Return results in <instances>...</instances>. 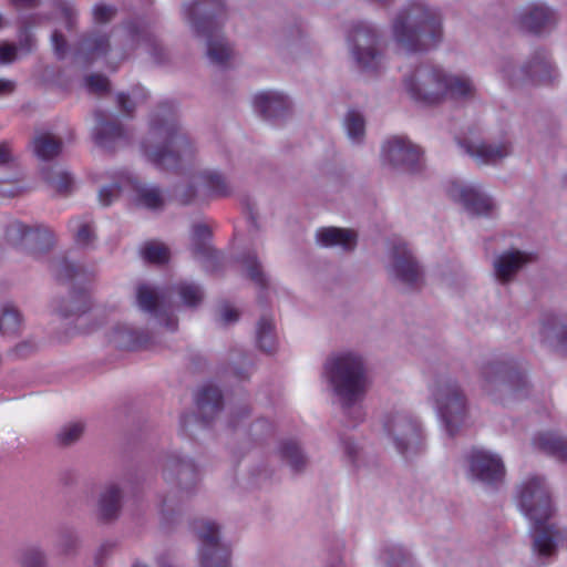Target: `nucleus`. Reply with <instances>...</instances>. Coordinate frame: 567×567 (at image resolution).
<instances>
[{"mask_svg":"<svg viewBox=\"0 0 567 567\" xmlns=\"http://www.w3.org/2000/svg\"><path fill=\"white\" fill-rule=\"evenodd\" d=\"M199 178L207 188L208 195L213 198L227 197L233 193V187L227 177L219 172L206 171Z\"/></svg>","mask_w":567,"mask_h":567,"instance_id":"nucleus-40","label":"nucleus"},{"mask_svg":"<svg viewBox=\"0 0 567 567\" xmlns=\"http://www.w3.org/2000/svg\"><path fill=\"white\" fill-rule=\"evenodd\" d=\"M256 340L261 351L272 353L276 350L277 337L271 318L264 316L259 319L256 327Z\"/></svg>","mask_w":567,"mask_h":567,"instance_id":"nucleus-42","label":"nucleus"},{"mask_svg":"<svg viewBox=\"0 0 567 567\" xmlns=\"http://www.w3.org/2000/svg\"><path fill=\"white\" fill-rule=\"evenodd\" d=\"M444 101L450 97L457 101H470L475 97L476 86L471 78L464 74H452L445 71Z\"/></svg>","mask_w":567,"mask_h":567,"instance_id":"nucleus-34","label":"nucleus"},{"mask_svg":"<svg viewBox=\"0 0 567 567\" xmlns=\"http://www.w3.org/2000/svg\"><path fill=\"white\" fill-rule=\"evenodd\" d=\"M94 117V140L100 147L112 152L130 142L128 131L117 120H109L103 111H96Z\"/></svg>","mask_w":567,"mask_h":567,"instance_id":"nucleus-21","label":"nucleus"},{"mask_svg":"<svg viewBox=\"0 0 567 567\" xmlns=\"http://www.w3.org/2000/svg\"><path fill=\"white\" fill-rule=\"evenodd\" d=\"M193 528L199 540L200 567H229L230 547L220 540L219 526L202 519L195 522Z\"/></svg>","mask_w":567,"mask_h":567,"instance_id":"nucleus-14","label":"nucleus"},{"mask_svg":"<svg viewBox=\"0 0 567 567\" xmlns=\"http://www.w3.org/2000/svg\"><path fill=\"white\" fill-rule=\"evenodd\" d=\"M61 12L65 20V27L68 30H73L76 25L78 10L70 3H63L61 6Z\"/></svg>","mask_w":567,"mask_h":567,"instance_id":"nucleus-62","label":"nucleus"},{"mask_svg":"<svg viewBox=\"0 0 567 567\" xmlns=\"http://www.w3.org/2000/svg\"><path fill=\"white\" fill-rule=\"evenodd\" d=\"M70 227L75 230L74 239L78 245L87 246L94 239V233L89 224L72 220Z\"/></svg>","mask_w":567,"mask_h":567,"instance_id":"nucleus-54","label":"nucleus"},{"mask_svg":"<svg viewBox=\"0 0 567 567\" xmlns=\"http://www.w3.org/2000/svg\"><path fill=\"white\" fill-rule=\"evenodd\" d=\"M343 126L352 143L361 144L363 142L365 136V120L360 112L355 110L348 111L343 120Z\"/></svg>","mask_w":567,"mask_h":567,"instance_id":"nucleus-45","label":"nucleus"},{"mask_svg":"<svg viewBox=\"0 0 567 567\" xmlns=\"http://www.w3.org/2000/svg\"><path fill=\"white\" fill-rule=\"evenodd\" d=\"M518 21L522 29L540 34L556 24L557 14L545 3H532L522 10Z\"/></svg>","mask_w":567,"mask_h":567,"instance_id":"nucleus-25","label":"nucleus"},{"mask_svg":"<svg viewBox=\"0 0 567 567\" xmlns=\"http://www.w3.org/2000/svg\"><path fill=\"white\" fill-rule=\"evenodd\" d=\"M173 290L179 297L181 302L188 308H197L205 298L203 287L194 281H179L173 287Z\"/></svg>","mask_w":567,"mask_h":567,"instance_id":"nucleus-41","label":"nucleus"},{"mask_svg":"<svg viewBox=\"0 0 567 567\" xmlns=\"http://www.w3.org/2000/svg\"><path fill=\"white\" fill-rule=\"evenodd\" d=\"M51 271L59 281L82 282L91 274L82 266L70 261L66 257H59L51 261Z\"/></svg>","mask_w":567,"mask_h":567,"instance_id":"nucleus-37","label":"nucleus"},{"mask_svg":"<svg viewBox=\"0 0 567 567\" xmlns=\"http://www.w3.org/2000/svg\"><path fill=\"white\" fill-rule=\"evenodd\" d=\"M85 424L83 422H70L63 425L56 434V441L62 446H70L83 435Z\"/></svg>","mask_w":567,"mask_h":567,"instance_id":"nucleus-48","label":"nucleus"},{"mask_svg":"<svg viewBox=\"0 0 567 567\" xmlns=\"http://www.w3.org/2000/svg\"><path fill=\"white\" fill-rule=\"evenodd\" d=\"M381 163L394 169L415 173L422 169L421 151L406 137L392 136L382 144Z\"/></svg>","mask_w":567,"mask_h":567,"instance_id":"nucleus-15","label":"nucleus"},{"mask_svg":"<svg viewBox=\"0 0 567 567\" xmlns=\"http://www.w3.org/2000/svg\"><path fill=\"white\" fill-rule=\"evenodd\" d=\"M85 84L91 92L104 93L110 89V81L102 74H91L86 76Z\"/></svg>","mask_w":567,"mask_h":567,"instance_id":"nucleus-57","label":"nucleus"},{"mask_svg":"<svg viewBox=\"0 0 567 567\" xmlns=\"http://www.w3.org/2000/svg\"><path fill=\"white\" fill-rule=\"evenodd\" d=\"M445 70L430 64H421L404 76L403 85L406 93L415 102L436 105L444 101Z\"/></svg>","mask_w":567,"mask_h":567,"instance_id":"nucleus-11","label":"nucleus"},{"mask_svg":"<svg viewBox=\"0 0 567 567\" xmlns=\"http://www.w3.org/2000/svg\"><path fill=\"white\" fill-rule=\"evenodd\" d=\"M447 193L472 216L489 217L496 209V203L480 184L453 182L449 186Z\"/></svg>","mask_w":567,"mask_h":567,"instance_id":"nucleus-16","label":"nucleus"},{"mask_svg":"<svg viewBox=\"0 0 567 567\" xmlns=\"http://www.w3.org/2000/svg\"><path fill=\"white\" fill-rule=\"evenodd\" d=\"M195 37L205 40V54L212 65L220 69H226L231 65L235 51L231 43L221 33L220 29L208 32L207 34H198Z\"/></svg>","mask_w":567,"mask_h":567,"instance_id":"nucleus-26","label":"nucleus"},{"mask_svg":"<svg viewBox=\"0 0 567 567\" xmlns=\"http://www.w3.org/2000/svg\"><path fill=\"white\" fill-rule=\"evenodd\" d=\"M212 230L205 224H194L192 228V254L200 261H214L217 251L210 245Z\"/></svg>","mask_w":567,"mask_h":567,"instance_id":"nucleus-35","label":"nucleus"},{"mask_svg":"<svg viewBox=\"0 0 567 567\" xmlns=\"http://www.w3.org/2000/svg\"><path fill=\"white\" fill-rule=\"evenodd\" d=\"M121 187L114 183L109 186H103L99 190V202L102 206H110L120 196Z\"/></svg>","mask_w":567,"mask_h":567,"instance_id":"nucleus-56","label":"nucleus"},{"mask_svg":"<svg viewBox=\"0 0 567 567\" xmlns=\"http://www.w3.org/2000/svg\"><path fill=\"white\" fill-rule=\"evenodd\" d=\"M317 243L326 248L340 247L343 251H352L357 247V233L349 228L322 227L316 233Z\"/></svg>","mask_w":567,"mask_h":567,"instance_id":"nucleus-30","label":"nucleus"},{"mask_svg":"<svg viewBox=\"0 0 567 567\" xmlns=\"http://www.w3.org/2000/svg\"><path fill=\"white\" fill-rule=\"evenodd\" d=\"M282 461L293 473H301L308 465V457L298 442L288 440L280 445Z\"/></svg>","mask_w":567,"mask_h":567,"instance_id":"nucleus-39","label":"nucleus"},{"mask_svg":"<svg viewBox=\"0 0 567 567\" xmlns=\"http://www.w3.org/2000/svg\"><path fill=\"white\" fill-rule=\"evenodd\" d=\"M502 73L514 87L525 85L548 84L557 78L556 69L544 50H536L526 62L516 65L513 61H505Z\"/></svg>","mask_w":567,"mask_h":567,"instance_id":"nucleus-12","label":"nucleus"},{"mask_svg":"<svg viewBox=\"0 0 567 567\" xmlns=\"http://www.w3.org/2000/svg\"><path fill=\"white\" fill-rule=\"evenodd\" d=\"M53 312L63 319H78L91 309V299L84 290H73L65 298L52 302Z\"/></svg>","mask_w":567,"mask_h":567,"instance_id":"nucleus-29","label":"nucleus"},{"mask_svg":"<svg viewBox=\"0 0 567 567\" xmlns=\"http://www.w3.org/2000/svg\"><path fill=\"white\" fill-rule=\"evenodd\" d=\"M342 445L347 460L354 467H359L361 465V456L363 455L362 449L350 439H343Z\"/></svg>","mask_w":567,"mask_h":567,"instance_id":"nucleus-55","label":"nucleus"},{"mask_svg":"<svg viewBox=\"0 0 567 567\" xmlns=\"http://www.w3.org/2000/svg\"><path fill=\"white\" fill-rule=\"evenodd\" d=\"M196 406L199 417L205 422H210L224 406L221 391L214 385L203 386L196 395Z\"/></svg>","mask_w":567,"mask_h":567,"instance_id":"nucleus-31","label":"nucleus"},{"mask_svg":"<svg viewBox=\"0 0 567 567\" xmlns=\"http://www.w3.org/2000/svg\"><path fill=\"white\" fill-rule=\"evenodd\" d=\"M17 47L14 44H1L0 45V63L8 64L16 60Z\"/></svg>","mask_w":567,"mask_h":567,"instance_id":"nucleus-64","label":"nucleus"},{"mask_svg":"<svg viewBox=\"0 0 567 567\" xmlns=\"http://www.w3.org/2000/svg\"><path fill=\"white\" fill-rule=\"evenodd\" d=\"M386 274L389 279L406 290H417L424 284V268L411 246L395 239L388 251Z\"/></svg>","mask_w":567,"mask_h":567,"instance_id":"nucleus-8","label":"nucleus"},{"mask_svg":"<svg viewBox=\"0 0 567 567\" xmlns=\"http://www.w3.org/2000/svg\"><path fill=\"white\" fill-rule=\"evenodd\" d=\"M22 318L19 310L11 303H6L0 309V333L16 337L20 333Z\"/></svg>","mask_w":567,"mask_h":567,"instance_id":"nucleus-44","label":"nucleus"},{"mask_svg":"<svg viewBox=\"0 0 567 567\" xmlns=\"http://www.w3.org/2000/svg\"><path fill=\"white\" fill-rule=\"evenodd\" d=\"M110 51V35L101 30H91L79 38L74 49V59L84 64H92Z\"/></svg>","mask_w":567,"mask_h":567,"instance_id":"nucleus-22","label":"nucleus"},{"mask_svg":"<svg viewBox=\"0 0 567 567\" xmlns=\"http://www.w3.org/2000/svg\"><path fill=\"white\" fill-rule=\"evenodd\" d=\"M143 257L148 262L165 264L168 261L169 250L161 243L151 241L144 246Z\"/></svg>","mask_w":567,"mask_h":567,"instance_id":"nucleus-52","label":"nucleus"},{"mask_svg":"<svg viewBox=\"0 0 567 567\" xmlns=\"http://www.w3.org/2000/svg\"><path fill=\"white\" fill-rule=\"evenodd\" d=\"M238 357L241 359V361L239 362V364H237L236 362H231L230 371L237 379L246 380L249 375L251 361L243 352H238Z\"/></svg>","mask_w":567,"mask_h":567,"instance_id":"nucleus-58","label":"nucleus"},{"mask_svg":"<svg viewBox=\"0 0 567 567\" xmlns=\"http://www.w3.org/2000/svg\"><path fill=\"white\" fill-rule=\"evenodd\" d=\"M162 476L178 502L189 498L197 489L200 482V468L196 461L188 454L174 451L168 453L163 462Z\"/></svg>","mask_w":567,"mask_h":567,"instance_id":"nucleus-9","label":"nucleus"},{"mask_svg":"<svg viewBox=\"0 0 567 567\" xmlns=\"http://www.w3.org/2000/svg\"><path fill=\"white\" fill-rule=\"evenodd\" d=\"M227 13L225 0H185L182 3V16L195 35L219 30Z\"/></svg>","mask_w":567,"mask_h":567,"instance_id":"nucleus-13","label":"nucleus"},{"mask_svg":"<svg viewBox=\"0 0 567 567\" xmlns=\"http://www.w3.org/2000/svg\"><path fill=\"white\" fill-rule=\"evenodd\" d=\"M533 445L540 452L567 463V436L556 432H544L533 439Z\"/></svg>","mask_w":567,"mask_h":567,"instance_id":"nucleus-33","label":"nucleus"},{"mask_svg":"<svg viewBox=\"0 0 567 567\" xmlns=\"http://www.w3.org/2000/svg\"><path fill=\"white\" fill-rule=\"evenodd\" d=\"M256 112L266 121L276 122L290 114L291 102L278 91H262L255 95Z\"/></svg>","mask_w":567,"mask_h":567,"instance_id":"nucleus-24","label":"nucleus"},{"mask_svg":"<svg viewBox=\"0 0 567 567\" xmlns=\"http://www.w3.org/2000/svg\"><path fill=\"white\" fill-rule=\"evenodd\" d=\"M323 371L343 415L354 426L364 419L362 402L370 386L365 359L353 351L338 352L326 360Z\"/></svg>","mask_w":567,"mask_h":567,"instance_id":"nucleus-2","label":"nucleus"},{"mask_svg":"<svg viewBox=\"0 0 567 567\" xmlns=\"http://www.w3.org/2000/svg\"><path fill=\"white\" fill-rule=\"evenodd\" d=\"M220 320L224 324L234 323L238 320L239 313L236 309L229 307L227 303L220 306L219 309Z\"/></svg>","mask_w":567,"mask_h":567,"instance_id":"nucleus-63","label":"nucleus"},{"mask_svg":"<svg viewBox=\"0 0 567 567\" xmlns=\"http://www.w3.org/2000/svg\"><path fill=\"white\" fill-rule=\"evenodd\" d=\"M482 390L495 401L522 398L526 394L528 381L525 372L513 358H493L478 368Z\"/></svg>","mask_w":567,"mask_h":567,"instance_id":"nucleus-5","label":"nucleus"},{"mask_svg":"<svg viewBox=\"0 0 567 567\" xmlns=\"http://www.w3.org/2000/svg\"><path fill=\"white\" fill-rule=\"evenodd\" d=\"M116 13V9L112 6L99 3L93 7V18L99 23L110 22Z\"/></svg>","mask_w":567,"mask_h":567,"instance_id":"nucleus-60","label":"nucleus"},{"mask_svg":"<svg viewBox=\"0 0 567 567\" xmlns=\"http://www.w3.org/2000/svg\"><path fill=\"white\" fill-rule=\"evenodd\" d=\"M136 300L141 310L150 313L167 330L175 331L177 329V318L165 309V297L162 290L141 284L136 288Z\"/></svg>","mask_w":567,"mask_h":567,"instance_id":"nucleus-20","label":"nucleus"},{"mask_svg":"<svg viewBox=\"0 0 567 567\" xmlns=\"http://www.w3.org/2000/svg\"><path fill=\"white\" fill-rule=\"evenodd\" d=\"M80 543V538L75 530L71 528H61L58 533L56 546L63 554L74 551Z\"/></svg>","mask_w":567,"mask_h":567,"instance_id":"nucleus-53","label":"nucleus"},{"mask_svg":"<svg viewBox=\"0 0 567 567\" xmlns=\"http://www.w3.org/2000/svg\"><path fill=\"white\" fill-rule=\"evenodd\" d=\"M54 244V237L51 229L45 226H34L29 228L27 239L24 241L23 252L33 257L48 252Z\"/></svg>","mask_w":567,"mask_h":567,"instance_id":"nucleus-36","label":"nucleus"},{"mask_svg":"<svg viewBox=\"0 0 567 567\" xmlns=\"http://www.w3.org/2000/svg\"><path fill=\"white\" fill-rule=\"evenodd\" d=\"M391 34L401 50L426 53L443 40L442 14L424 0H410L392 18Z\"/></svg>","mask_w":567,"mask_h":567,"instance_id":"nucleus-3","label":"nucleus"},{"mask_svg":"<svg viewBox=\"0 0 567 567\" xmlns=\"http://www.w3.org/2000/svg\"><path fill=\"white\" fill-rule=\"evenodd\" d=\"M518 506L530 522L533 550L538 557L555 555L563 533L549 519L554 514L549 487L542 476H530L518 486Z\"/></svg>","mask_w":567,"mask_h":567,"instance_id":"nucleus-4","label":"nucleus"},{"mask_svg":"<svg viewBox=\"0 0 567 567\" xmlns=\"http://www.w3.org/2000/svg\"><path fill=\"white\" fill-rule=\"evenodd\" d=\"M125 498V484L112 481L105 483L97 495L95 518L101 524H113L122 513Z\"/></svg>","mask_w":567,"mask_h":567,"instance_id":"nucleus-19","label":"nucleus"},{"mask_svg":"<svg viewBox=\"0 0 567 567\" xmlns=\"http://www.w3.org/2000/svg\"><path fill=\"white\" fill-rule=\"evenodd\" d=\"M44 174L45 182L60 194H69L73 187V176L65 171L50 168Z\"/></svg>","mask_w":567,"mask_h":567,"instance_id":"nucleus-46","label":"nucleus"},{"mask_svg":"<svg viewBox=\"0 0 567 567\" xmlns=\"http://www.w3.org/2000/svg\"><path fill=\"white\" fill-rule=\"evenodd\" d=\"M539 334L542 342L567 354V317L544 313L540 319Z\"/></svg>","mask_w":567,"mask_h":567,"instance_id":"nucleus-27","label":"nucleus"},{"mask_svg":"<svg viewBox=\"0 0 567 567\" xmlns=\"http://www.w3.org/2000/svg\"><path fill=\"white\" fill-rule=\"evenodd\" d=\"M431 394L446 432L453 436L467 417V398L464 390L451 373L441 371L434 378Z\"/></svg>","mask_w":567,"mask_h":567,"instance_id":"nucleus-7","label":"nucleus"},{"mask_svg":"<svg viewBox=\"0 0 567 567\" xmlns=\"http://www.w3.org/2000/svg\"><path fill=\"white\" fill-rule=\"evenodd\" d=\"M32 145L34 154L43 161L53 159L62 150V141L47 133L35 136Z\"/></svg>","mask_w":567,"mask_h":567,"instance_id":"nucleus-43","label":"nucleus"},{"mask_svg":"<svg viewBox=\"0 0 567 567\" xmlns=\"http://www.w3.org/2000/svg\"><path fill=\"white\" fill-rule=\"evenodd\" d=\"M249 432L255 440H261L272 433V424L266 419H258L250 425Z\"/></svg>","mask_w":567,"mask_h":567,"instance_id":"nucleus-59","label":"nucleus"},{"mask_svg":"<svg viewBox=\"0 0 567 567\" xmlns=\"http://www.w3.org/2000/svg\"><path fill=\"white\" fill-rule=\"evenodd\" d=\"M125 29L130 51H134L140 44H143L156 63H164L167 60L165 47L141 22L130 21L126 23Z\"/></svg>","mask_w":567,"mask_h":567,"instance_id":"nucleus-23","label":"nucleus"},{"mask_svg":"<svg viewBox=\"0 0 567 567\" xmlns=\"http://www.w3.org/2000/svg\"><path fill=\"white\" fill-rule=\"evenodd\" d=\"M467 463L471 476L485 485L496 487L505 477L503 460L487 450L473 449Z\"/></svg>","mask_w":567,"mask_h":567,"instance_id":"nucleus-17","label":"nucleus"},{"mask_svg":"<svg viewBox=\"0 0 567 567\" xmlns=\"http://www.w3.org/2000/svg\"><path fill=\"white\" fill-rule=\"evenodd\" d=\"M243 264L245 265L249 278L255 281L258 286L265 288L267 286V278L261 270V265L255 252H247L243 257Z\"/></svg>","mask_w":567,"mask_h":567,"instance_id":"nucleus-51","label":"nucleus"},{"mask_svg":"<svg viewBox=\"0 0 567 567\" xmlns=\"http://www.w3.org/2000/svg\"><path fill=\"white\" fill-rule=\"evenodd\" d=\"M109 340L117 349L135 350L144 347L150 337L144 331L135 330L126 324H118L113 328Z\"/></svg>","mask_w":567,"mask_h":567,"instance_id":"nucleus-32","label":"nucleus"},{"mask_svg":"<svg viewBox=\"0 0 567 567\" xmlns=\"http://www.w3.org/2000/svg\"><path fill=\"white\" fill-rule=\"evenodd\" d=\"M382 427L388 441L404 458H413L425 450L423 424L412 412L391 410L384 414Z\"/></svg>","mask_w":567,"mask_h":567,"instance_id":"nucleus-6","label":"nucleus"},{"mask_svg":"<svg viewBox=\"0 0 567 567\" xmlns=\"http://www.w3.org/2000/svg\"><path fill=\"white\" fill-rule=\"evenodd\" d=\"M18 563L19 567H49L45 551L38 546L23 549L19 555Z\"/></svg>","mask_w":567,"mask_h":567,"instance_id":"nucleus-47","label":"nucleus"},{"mask_svg":"<svg viewBox=\"0 0 567 567\" xmlns=\"http://www.w3.org/2000/svg\"><path fill=\"white\" fill-rule=\"evenodd\" d=\"M537 260V255L518 249L504 251L494 260V272L502 282H508L525 265Z\"/></svg>","mask_w":567,"mask_h":567,"instance_id":"nucleus-28","label":"nucleus"},{"mask_svg":"<svg viewBox=\"0 0 567 567\" xmlns=\"http://www.w3.org/2000/svg\"><path fill=\"white\" fill-rule=\"evenodd\" d=\"M458 145L477 165H498L513 153L508 138L498 142L462 140Z\"/></svg>","mask_w":567,"mask_h":567,"instance_id":"nucleus-18","label":"nucleus"},{"mask_svg":"<svg viewBox=\"0 0 567 567\" xmlns=\"http://www.w3.org/2000/svg\"><path fill=\"white\" fill-rule=\"evenodd\" d=\"M30 226L21 223L13 221L6 228L4 237L9 245L23 251L24 241L28 236Z\"/></svg>","mask_w":567,"mask_h":567,"instance_id":"nucleus-49","label":"nucleus"},{"mask_svg":"<svg viewBox=\"0 0 567 567\" xmlns=\"http://www.w3.org/2000/svg\"><path fill=\"white\" fill-rule=\"evenodd\" d=\"M141 151L161 171L182 172L194 162L197 152L195 144L181 127L173 104L161 103L151 113Z\"/></svg>","mask_w":567,"mask_h":567,"instance_id":"nucleus-1","label":"nucleus"},{"mask_svg":"<svg viewBox=\"0 0 567 567\" xmlns=\"http://www.w3.org/2000/svg\"><path fill=\"white\" fill-rule=\"evenodd\" d=\"M51 43L56 58L59 60H63L68 53V42L61 31H53L51 35Z\"/></svg>","mask_w":567,"mask_h":567,"instance_id":"nucleus-61","label":"nucleus"},{"mask_svg":"<svg viewBox=\"0 0 567 567\" xmlns=\"http://www.w3.org/2000/svg\"><path fill=\"white\" fill-rule=\"evenodd\" d=\"M388 567H414L412 557L401 547H390L383 553Z\"/></svg>","mask_w":567,"mask_h":567,"instance_id":"nucleus-50","label":"nucleus"},{"mask_svg":"<svg viewBox=\"0 0 567 567\" xmlns=\"http://www.w3.org/2000/svg\"><path fill=\"white\" fill-rule=\"evenodd\" d=\"M133 188L136 193L137 205L153 210L163 209L165 199L158 186L136 182Z\"/></svg>","mask_w":567,"mask_h":567,"instance_id":"nucleus-38","label":"nucleus"},{"mask_svg":"<svg viewBox=\"0 0 567 567\" xmlns=\"http://www.w3.org/2000/svg\"><path fill=\"white\" fill-rule=\"evenodd\" d=\"M348 42L353 60L364 71H378L384 60V47L380 30L369 22L355 23Z\"/></svg>","mask_w":567,"mask_h":567,"instance_id":"nucleus-10","label":"nucleus"}]
</instances>
